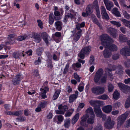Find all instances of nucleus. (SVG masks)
<instances>
[{
	"label": "nucleus",
	"mask_w": 130,
	"mask_h": 130,
	"mask_svg": "<svg viewBox=\"0 0 130 130\" xmlns=\"http://www.w3.org/2000/svg\"><path fill=\"white\" fill-rule=\"evenodd\" d=\"M103 74V71L102 68H100L96 72L94 76V80L95 82L100 84L106 83L107 78V75L102 76Z\"/></svg>",
	"instance_id": "1"
},
{
	"label": "nucleus",
	"mask_w": 130,
	"mask_h": 130,
	"mask_svg": "<svg viewBox=\"0 0 130 130\" xmlns=\"http://www.w3.org/2000/svg\"><path fill=\"white\" fill-rule=\"evenodd\" d=\"M101 41V44L104 47L110 42H114L113 39L107 34H104L100 36Z\"/></svg>",
	"instance_id": "2"
},
{
	"label": "nucleus",
	"mask_w": 130,
	"mask_h": 130,
	"mask_svg": "<svg viewBox=\"0 0 130 130\" xmlns=\"http://www.w3.org/2000/svg\"><path fill=\"white\" fill-rule=\"evenodd\" d=\"M91 47L90 46H87L84 47L81 50L78 56L80 58L83 59L84 58L85 55L88 56L89 54Z\"/></svg>",
	"instance_id": "3"
},
{
	"label": "nucleus",
	"mask_w": 130,
	"mask_h": 130,
	"mask_svg": "<svg viewBox=\"0 0 130 130\" xmlns=\"http://www.w3.org/2000/svg\"><path fill=\"white\" fill-rule=\"evenodd\" d=\"M128 115L127 112H126L124 113L119 116L117 119V126L120 127L125 121Z\"/></svg>",
	"instance_id": "4"
},
{
	"label": "nucleus",
	"mask_w": 130,
	"mask_h": 130,
	"mask_svg": "<svg viewBox=\"0 0 130 130\" xmlns=\"http://www.w3.org/2000/svg\"><path fill=\"white\" fill-rule=\"evenodd\" d=\"M115 123V121L111 120V118L110 116H108L107 118L104 123L105 127L107 129H110L113 128Z\"/></svg>",
	"instance_id": "5"
},
{
	"label": "nucleus",
	"mask_w": 130,
	"mask_h": 130,
	"mask_svg": "<svg viewBox=\"0 0 130 130\" xmlns=\"http://www.w3.org/2000/svg\"><path fill=\"white\" fill-rule=\"evenodd\" d=\"M120 54L126 56H130V49L127 47L125 46L120 51Z\"/></svg>",
	"instance_id": "6"
},
{
	"label": "nucleus",
	"mask_w": 130,
	"mask_h": 130,
	"mask_svg": "<svg viewBox=\"0 0 130 130\" xmlns=\"http://www.w3.org/2000/svg\"><path fill=\"white\" fill-rule=\"evenodd\" d=\"M23 78L20 74H18L17 75L15 76L14 78L12 79V84L14 85H18L20 83L21 79Z\"/></svg>",
	"instance_id": "7"
},
{
	"label": "nucleus",
	"mask_w": 130,
	"mask_h": 130,
	"mask_svg": "<svg viewBox=\"0 0 130 130\" xmlns=\"http://www.w3.org/2000/svg\"><path fill=\"white\" fill-rule=\"evenodd\" d=\"M101 11L103 19L107 20L109 19V17L106 12V9L104 6H101Z\"/></svg>",
	"instance_id": "8"
},
{
	"label": "nucleus",
	"mask_w": 130,
	"mask_h": 130,
	"mask_svg": "<svg viewBox=\"0 0 130 130\" xmlns=\"http://www.w3.org/2000/svg\"><path fill=\"white\" fill-rule=\"evenodd\" d=\"M107 31L113 38H116L117 36V30L115 28L110 27L108 29Z\"/></svg>",
	"instance_id": "9"
},
{
	"label": "nucleus",
	"mask_w": 130,
	"mask_h": 130,
	"mask_svg": "<svg viewBox=\"0 0 130 130\" xmlns=\"http://www.w3.org/2000/svg\"><path fill=\"white\" fill-rule=\"evenodd\" d=\"M105 48H108L112 51H116L118 50L117 46L114 44L109 43L105 46Z\"/></svg>",
	"instance_id": "10"
},
{
	"label": "nucleus",
	"mask_w": 130,
	"mask_h": 130,
	"mask_svg": "<svg viewBox=\"0 0 130 130\" xmlns=\"http://www.w3.org/2000/svg\"><path fill=\"white\" fill-rule=\"evenodd\" d=\"M82 30H80L77 32L76 33L72 35L71 36L73 37V39L75 42H77L80 38L82 35Z\"/></svg>",
	"instance_id": "11"
},
{
	"label": "nucleus",
	"mask_w": 130,
	"mask_h": 130,
	"mask_svg": "<svg viewBox=\"0 0 130 130\" xmlns=\"http://www.w3.org/2000/svg\"><path fill=\"white\" fill-rule=\"evenodd\" d=\"M103 1L107 9L109 11H110L111 8L113 6V3L108 0H103Z\"/></svg>",
	"instance_id": "12"
},
{
	"label": "nucleus",
	"mask_w": 130,
	"mask_h": 130,
	"mask_svg": "<svg viewBox=\"0 0 130 130\" xmlns=\"http://www.w3.org/2000/svg\"><path fill=\"white\" fill-rule=\"evenodd\" d=\"M94 110L97 117H102L103 116L102 112L100 107L98 106L95 107L94 108Z\"/></svg>",
	"instance_id": "13"
},
{
	"label": "nucleus",
	"mask_w": 130,
	"mask_h": 130,
	"mask_svg": "<svg viewBox=\"0 0 130 130\" xmlns=\"http://www.w3.org/2000/svg\"><path fill=\"white\" fill-rule=\"evenodd\" d=\"M30 37L31 38H33L36 43H39L41 40V38L40 35L36 33H32V35H30Z\"/></svg>",
	"instance_id": "14"
},
{
	"label": "nucleus",
	"mask_w": 130,
	"mask_h": 130,
	"mask_svg": "<svg viewBox=\"0 0 130 130\" xmlns=\"http://www.w3.org/2000/svg\"><path fill=\"white\" fill-rule=\"evenodd\" d=\"M16 36L15 34H11L8 36L7 37L8 41L6 42V43L9 44H13L14 43V40L13 39Z\"/></svg>",
	"instance_id": "15"
},
{
	"label": "nucleus",
	"mask_w": 130,
	"mask_h": 130,
	"mask_svg": "<svg viewBox=\"0 0 130 130\" xmlns=\"http://www.w3.org/2000/svg\"><path fill=\"white\" fill-rule=\"evenodd\" d=\"M75 94H73L70 95L69 97V102L71 103L74 101L77 98L78 95V92L75 91Z\"/></svg>",
	"instance_id": "16"
},
{
	"label": "nucleus",
	"mask_w": 130,
	"mask_h": 130,
	"mask_svg": "<svg viewBox=\"0 0 130 130\" xmlns=\"http://www.w3.org/2000/svg\"><path fill=\"white\" fill-rule=\"evenodd\" d=\"M102 109L104 112L109 113L112 111V107L111 105H109L103 107L102 108Z\"/></svg>",
	"instance_id": "17"
},
{
	"label": "nucleus",
	"mask_w": 130,
	"mask_h": 130,
	"mask_svg": "<svg viewBox=\"0 0 130 130\" xmlns=\"http://www.w3.org/2000/svg\"><path fill=\"white\" fill-rule=\"evenodd\" d=\"M41 36L45 43L47 44H48L49 43L48 40L49 37L48 34L46 32H43L41 34Z\"/></svg>",
	"instance_id": "18"
},
{
	"label": "nucleus",
	"mask_w": 130,
	"mask_h": 130,
	"mask_svg": "<svg viewBox=\"0 0 130 130\" xmlns=\"http://www.w3.org/2000/svg\"><path fill=\"white\" fill-rule=\"evenodd\" d=\"M62 22L57 21L55 23L56 29L58 31H60L62 28Z\"/></svg>",
	"instance_id": "19"
},
{
	"label": "nucleus",
	"mask_w": 130,
	"mask_h": 130,
	"mask_svg": "<svg viewBox=\"0 0 130 130\" xmlns=\"http://www.w3.org/2000/svg\"><path fill=\"white\" fill-rule=\"evenodd\" d=\"M88 116L87 114H86L83 116L81 118V120L80 121V124L82 126H85L86 123L87 119Z\"/></svg>",
	"instance_id": "20"
},
{
	"label": "nucleus",
	"mask_w": 130,
	"mask_h": 130,
	"mask_svg": "<svg viewBox=\"0 0 130 130\" xmlns=\"http://www.w3.org/2000/svg\"><path fill=\"white\" fill-rule=\"evenodd\" d=\"M103 55L105 58H108L110 57L111 53L106 48L103 51Z\"/></svg>",
	"instance_id": "21"
},
{
	"label": "nucleus",
	"mask_w": 130,
	"mask_h": 130,
	"mask_svg": "<svg viewBox=\"0 0 130 130\" xmlns=\"http://www.w3.org/2000/svg\"><path fill=\"white\" fill-rule=\"evenodd\" d=\"M118 85L120 90L125 93L127 86L121 83H118Z\"/></svg>",
	"instance_id": "22"
},
{
	"label": "nucleus",
	"mask_w": 130,
	"mask_h": 130,
	"mask_svg": "<svg viewBox=\"0 0 130 130\" xmlns=\"http://www.w3.org/2000/svg\"><path fill=\"white\" fill-rule=\"evenodd\" d=\"M92 6V4H90L88 5L86 9V12L89 15L91 14L93 12L91 9Z\"/></svg>",
	"instance_id": "23"
},
{
	"label": "nucleus",
	"mask_w": 130,
	"mask_h": 130,
	"mask_svg": "<svg viewBox=\"0 0 130 130\" xmlns=\"http://www.w3.org/2000/svg\"><path fill=\"white\" fill-rule=\"evenodd\" d=\"M127 38L123 34L120 35L119 36V40L121 42H125L127 41Z\"/></svg>",
	"instance_id": "24"
},
{
	"label": "nucleus",
	"mask_w": 130,
	"mask_h": 130,
	"mask_svg": "<svg viewBox=\"0 0 130 130\" xmlns=\"http://www.w3.org/2000/svg\"><path fill=\"white\" fill-rule=\"evenodd\" d=\"M54 14L55 15V16H54V19L55 20H59L61 19V17L60 16V13L59 11H54Z\"/></svg>",
	"instance_id": "25"
},
{
	"label": "nucleus",
	"mask_w": 130,
	"mask_h": 130,
	"mask_svg": "<svg viewBox=\"0 0 130 130\" xmlns=\"http://www.w3.org/2000/svg\"><path fill=\"white\" fill-rule=\"evenodd\" d=\"M54 15L53 13H50L49 16L48 23L50 25L53 24L54 22Z\"/></svg>",
	"instance_id": "26"
},
{
	"label": "nucleus",
	"mask_w": 130,
	"mask_h": 130,
	"mask_svg": "<svg viewBox=\"0 0 130 130\" xmlns=\"http://www.w3.org/2000/svg\"><path fill=\"white\" fill-rule=\"evenodd\" d=\"M112 13L117 17H121L120 12L118 11V9L117 8H114L112 10Z\"/></svg>",
	"instance_id": "27"
},
{
	"label": "nucleus",
	"mask_w": 130,
	"mask_h": 130,
	"mask_svg": "<svg viewBox=\"0 0 130 130\" xmlns=\"http://www.w3.org/2000/svg\"><path fill=\"white\" fill-rule=\"evenodd\" d=\"M79 118V114L78 113L76 114L72 120V123L74 125L77 121Z\"/></svg>",
	"instance_id": "28"
},
{
	"label": "nucleus",
	"mask_w": 130,
	"mask_h": 130,
	"mask_svg": "<svg viewBox=\"0 0 130 130\" xmlns=\"http://www.w3.org/2000/svg\"><path fill=\"white\" fill-rule=\"evenodd\" d=\"M98 87V95H100L103 94L105 92V89L104 87L97 86Z\"/></svg>",
	"instance_id": "29"
},
{
	"label": "nucleus",
	"mask_w": 130,
	"mask_h": 130,
	"mask_svg": "<svg viewBox=\"0 0 130 130\" xmlns=\"http://www.w3.org/2000/svg\"><path fill=\"white\" fill-rule=\"evenodd\" d=\"M116 68L117 70L116 71V73L117 74H122L123 67L121 65H119Z\"/></svg>",
	"instance_id": "30"
},
{
	"label": "nucleus",
	"mask_w": 130,
	"mask_h": 130,
	"mask_svg": "<svg viewBox=\"0 0 130 130\" xmlns=\"http://www.w3.org/2000/svg\"><path fill=\"white\" fill-rule=\"evenodd\" d=\"M86 112L91 116L95 115L93 109L91 107H90L89 108H87L86 110Z\"/></svg>",
	"instance_id": "31"
},
{
	"label": "nucleus",
	"mask_w": 130,
	"mask_h": 130,
	"mask_svg": "<svg viewBox=\"0 0 130 130\" xmlns=\"http://www.w3.org/2000/svg\"><path fill=\"white\" fill-rule=\"evenodd\" d=\"M70 118L66 119L64 121V126L65 128H68L70 125Z\"/></svg>",
	"instance_id": "32"
},
{
	"label": "nucleus",
	"mask_w": 130,
	"mask_h": 130,
	"mask_svg": "<svg viewBox=\"0 0 130 130\" xmlns=\"http://www.w3.org/2000/svg\"><path fill=\"white\" fill-rule=\"evenodd\" d=\"M121 21L123 23L124 25L130 29V21H128L125 19H123Z\"/></svg>",
	"instance_id": "33"
},
{
	"label": "nucleus",
	"mask_w": 130,
	"mask_h": 130,
	"mask_svg": "<svg viewBox=\"0 0 130 130\" xmlns=\"http://www.w3.org/2000/svg\"><path fill=\"white\" fill-rule=\"evenodd\" d=\"M60 92V90H57L55 92L53 97L54 100H56L58 97Z\"/></svg>",
	"instance_id": "34"
},
{
	"label": "nucleus",
	"mask_w": 130,
	"mask_h": 130,
	"mask_svg": "<svg viewBox=\"0 0 130 130\" xmlns=\"http://www.w3.org/2000/svg\"><path fill=\"white\" fill-rule=\"evenodd\" d=\"M95 117V115L91 116L87 120L88 123L91 124H93L94 123Z\"/></svg>",
	"instance_id": "35"
},
{
	"label": "nucleus",
	"mask_w": 130,
	"mask_h": 130,
	"mask_svg": "<svg viewBox=\"0 0 130 130\" xmlns=\"http://www.w3.org/2000/svg\"><path fill=\"white\" fill-rule=\"evenodd\" d=\"M58 108L59 110H61L64 112V113L68 109V107L66 105L62 106V105H59L58 107Z\"/></svg>",
	"instance_id": "36"
},
{
	"label": "nucleus",
	"mask_w": 130,
	"mask_h": 130,
	"mask_svg": "<svg viewBox=\"0 0 130 130\" xmlns=\"http://www.w3.org/2000/svg\"><path fill=\"white\" fill-rule=\"evenodd\" d=\"M85 25V23L84 22H82L81 23L78 24L76 26V28L78 30H80V28L84 27Z\"/></svg>",
	"instance_id": "37"
},
{
	"label": "nucleus",
	"mask_w": 130,
	"mask_h": 130,
	"mask_svg": "<svg viewBox=\"0 0 130 130\" xmlns=\"http://www.w3.org/2000/svg\"><path fill=\"white\" fill-rule=\"evenodd\" d=\"M125 108H127L130 106V96H128L125 102Z\"/></svg>",
	"instance_id": "38"
},
{
	"label": "nucleus",
	"mask_w": 130,
	"mask_h": 130,
	"mask_svg": "<svg viewBox=\"0 0 130 130\" xmlns=\"http://www.w3.org/2000/svg\"><path fill=\"white\" fill-rule=\"evenodd\" d=\"M117 67L116 66L114 65H111V66L110 69L108 68H106L105 69V72H109V71L111 72L112 71H114L116 69Z\"/></svg>",
	"instance_id": "39"
},
{
	"label": "nucleus",
	"mask_w": 130,
	"mask_h": 130,
	"mask_svg": "<svg viewBox=\"0 0 130 130\" xmlns=\"http://www.w3.org/2000/svg\"><path fill=\"white\" fill-rule=\"evenodd\" d=\"M12 56L15 58H18L19 56H21V54L20 53L19 51L14 52L13 53Z\"/></svg>",
	"instance_id": "40"
},
{
	"label": "nucleus",
	"mask_w": 130,
	"mask_h": 130,
	"mask_svg": "<svg viewBox=\"0 0 130 130\" xmlns=\"http://www.w3.org/2000/svg\"><path fill=\"white\" fill-rule=\"evenodd\" d=\"M70 13H68L66 15L68 18H70L71 19H72L74 18V15L73 13H74V11L73 10H70Z\"/></svg>",
	"instance_id": "41"
},
{
	"label": "nucleus",
	"mask_w": 130,
	"mask_h": 130,
	"mask_svg": "<svg viewBox=\"0 0 130 130\" xmlns=\"http://www.w3.org/2000/svg\"><path fill=\"white\" fill-rule=\"evenodd\" d=\"M113 25L116 26L118 27H119L121 26V24L119 22L116 21H112L110 22Z\"/></svg>",
	"instance_id": "42"
},
{
	"label": "nucleus",
	"mask_w": 130,
	"mask_h": 130,
	"mask_svg": "<svg viewBox=\"0 0 130 130\" xmlns=\"http://www.w3.org/2000/svg\"><path fill=\"white\" fill-rule=\"evenodd\" d=\"M92 93L95 95H98V87L97 86L94 87L91 89Z\"/></svg>",
	"instance_id": "43"
},
{
	"label": "nucleus",
	"mask_w": 130,
	"mask_h": 130,
	"mask_svg": "<svg viewBox=\"0 0 130 130\" xmlns=\"http://www.w3.org/2000/svg\"><path fill=\"white\" fill-rule=\"evenodd\" d=\"M47 103V101H43L40 102L38 105L42 109L44 108L46 106Z\"/></svg>",
	"instance_id": "44"
},
{
	"label": "nucleus",
	"mask_w": 130,
	"mask_h": 130,
	"mask_svg": "<svg viewBox=\"0 0 130 130\" xmlns=\"http://www.w3.org/2000/svg\"><path fill=\"white\" fill-rule=\"evenodd\" d=\"M43 51V48L39 47L37 49L36 54L39 56L41 55Z\"/></svg>",
	"instance_id": "45"
},
{
	"label": "nucleus",
	"mask_w": 130,
	"mask_h": 130,
	"mask_svg": "<svg viewBox=\"0 0 130 130\" xmlns=\"http://www.w3.org/2000/svg\"><path fill=\"white\" fill-rule=\"evenodd\" d=\"M119 95L120 94L118 92L116 91L113 94V97L114 99L117 100L118 99Z\"/></svg>",
	"instance_id": "46"
},
{
	"label": "nucleus",
	"mask_w": 130,
	"mask_h": 130,
	"mask_svg": "<svg viewBox=\"0 0 130 130\" xmlns=\"http://www.w3.org/2000/svg\"><path fill=\"white\" fill-rule=\"evenodd\" d=\"M70 63H67L64 69L63 74H66L67 72L69 71V67Z\"/></svg>",
	"instance_id": "47"
},
{
	"label": "nucleus",
	"mask_w": 130,
	"mask_h": 130,
	"mask_svg": "<svg viewBox=\"0 0 130 130\" xmlns=\"http://www.w3.org/2000/svg\"><path fill=\"white\" fill-rule=\"evenodd\" d=\"M48 88L47 87H45L44 89L41 88L40 90L41 91V94H46V92L48 91Z\"/></svg>",
	"instance_id": "48"
},
{
	"label": "nucleus",
	"mask_w": 130,
	"mask_h": 130,
	"mask_svg": "<svg viewBox=\"0 0 130 130\" xmlns=\"http://www.w3.org/2000/svg\"><path fill=\"white\" fill-rule=\"evenodd\" d=\"M92 21L95 24H97L99 26H100V24L99 23V22L95 16L93 18Z\"/></svg>",
	"instance_id": "49"
},
{
	"label": "nucleus",
	"mask_w": 130,
	"mask_h": 130,
	"mask_svg": "<svg viewBox=\"0 0 130 130\" xmlns=\"http://www.w3.org/2000/svg\"><path fill=\"white\" fill-rule=\"evenodd\" d=\"M108 89L109 92H111L113 90L114 88V86L110 83H108Z\"/></svg>",
	"instance_id": "50"
},
{
	"label": "nucleus",
	"mask_w": 130,
	"mask_h": 130,
	"mask_svg": "<svg viewBox=\"0 0 130 130\" xmlns=\"http://www.w3.org/2000/svg\"><path fill=\"white\" fill-rule=\"evenodd\" d=\"M93 7L95 9H98L99 8V6L98 4V2L96 0H95L93 3Z\"/></svg>",
	"instance_id": "51"
},
{
	"label": "nucleus",
	"mask_w": 130,
	"mask_h": 130,
	"mask_svg": "<svg viewBox=\"0 0 130 130\" xmlns=\"http://www.w3.org/2000/svg\"><path fill=\"white\" fill-rule=\"evenodd\" d=\"M120 55L118 53L113 54L112 56V58L114 60L118 59L119 58Z\"/></svg>",
	"instance_id": "52"
},
{
	"label": "nucleus",
	"mask_w": 130,
	"mask_h": 130,
	"mask_svg": "<svg viewBox=\"0 0 130 130\" xmlns=\"http://www.w3.org/2000/svg\"><path fill=\"white\" fill-rule=\"evenodd\" d=\"M81 65L80 63L78 62H77L75 63H73L72 65V67L74 69L75 67L77 68H79L81 67Z\"/></svg>",
	"instance_id": "53"
},
{
	"label": "nucleus",
	"mask_w": 130,
	"mask_h": 130,
	"mask_svg": "<svg viewBox=\"0 0 130 130\" xmlns=\"http://www.w3.org/2000/svg\"><path fill=\"white\" fill-rule=\"evenodd\" d=\"M23 114V111L19 110L14 112V115L19 116Z\"/></svg>",
	"instance_id": "54"
},
{
	"label": "nucleus",
	"mask_w": 130,
	"mask_h": 130,
	"mask_svg": "<svg viewBox=\"0 0 130 130\" xmlns=\"http://www.w3.org/2000/svg\"><path fill=\"white\" fill-rule=\"evenodd\" d=\"M89 63L92 64L94 63V57L93 56H91L90 57V60L89 61Z\"/></svg>",
	"instance_id": "55"
},
{
	"label": "nucleus",
	"mask_w": 130,
	"mask_h": 130,
	"mask_svg": "<svg viewBox=\"0 0 130 130\" xmlns=\"http://www.w3.org/2000/svg\"><path fill=\"white\" fill-rule=\"evenodd\" d=\"M27 37L26 36H20L17 38V39L19 41H21L25 39Z\"/></svg>",
	"instance_id": "56"
},
{
	"label": "nucleus",
	"mask_w": 130,
	"mask_h": 130,
	"mask_svg": "<svg viewBox=\"0 0 130 130\" xmlns=\"http://www.w3.org/2000/svg\"><path fill=\"white\" fill-rule=\"evenodd\" d=\"M124 66L127 67H130V59H127V61L124 63Z\"/></svg>",
	"instance_id": "57"
},
{
	"label": "nucleus",
	"mask_w": 130,
	"mask_h": 130,
	"mask_svg": "<svg viewBox=\"0 0 130 130\" xmlns=\"http://www.w3.org/2000/svg\"><path fill=\"white\" fill-rule=\"evenodd\" d=\"M16 119L17 121L19 122L24 121L25 120V118H24L23 116H21L20 117L18 118H16Z\"/></svg>",
	"instance_id": "58"
},
{
	"label": "nucleus",
	"mask_w": 130,
	"mask_h": 130,
	"mask_svg": "<svg viewBox=\"0 0 130 130\" xmlns=\"http://www.w3.org/2000/svg\"><path fill=\"white\" fill-rule=\"evenodd\" d=\"M74 78L77 80V81L78 82H79L80 81V79L81 78L79 77V75H78L77 73H75L74 74Z\"/></svg>",
	"instance_id": "59"
},
{
	"label": "nucleus",
	"mask_w": 130,
	"mask_h": 130,
	"mask_svg": "<svg viewBox=\"0 0 130 130\" xmlns=\"http://www.w3.org/2000/svg\"><path fill=\"white\" fill-rule=\"evenodd\" d=\"M94 130H102V125L101 124H98L94 128Z\"/></svg>",
	"instance_id": "60"
},
{
	"label": "nucleus",
	"mask_w": 130,
	"mask_h": 130,
	"mask_svg": "<svg viewBox=\"0 0 130 130\" xmlns=\"http://www.w3.org/2000/svg\"><path fill=\"white\" fill-rule=\"evenodd\" d=\"M125 17L127 19H130V15L125 11H124L123 12Z\"/></svg>",
	"instance_id": "61"
},
{
	"label": "nucleus",
	"mask_w": 130,
	"mask_h": 130,
	"mask_svg": "<svg viewBox=\"0 0 130 130\" xmlns=\"http://www.w3.org/2000/svg\"><path fill=\"white\" fill-rule=\"evenodd\" d=\"M34 76L38 77L39 78H40V75L39 74V72L38 70H35L34 72Z\"/></svg>",
	"instance_id": "62"
},
{
	"label": "nucleus",
	"mask_w": 130,
	"mask_h": 130,
	"mask_svg": "<svg viewBox=\"0 0 130 130\" xmlns=\"http://www.w3.org/2000/svg\"><path fill=\"white\" fill-rule=\"evenodd\" d=\"M37 23H38V26L41 28H43V23L40 20H37Z\"/></svg>",
	"instance_id": "63"
},
{
	"label": "nucleus",
	"mask_w": 130,
	"mask_h": 130,
	"mask_svg": "<svg viewBox=\"0 0 130 130\" xmlns=\"http://www.w3.org/2000/svg\"><path fill=\"white\" fill-rule=\"evenodd\" d=\"M66 90L69 93H71L72 91V89L70 86H68L66 88Z\"/></svg>",
	"instance_id": "64"
}]
</instances>
